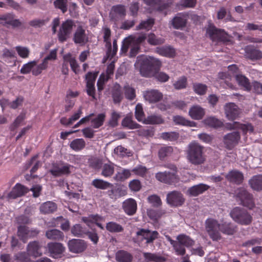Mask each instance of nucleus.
<instances>
[{
    "mask_svg": "<svg viewBox=\"0 0 262 262\" xmlns=\"http://www.w3.org/2000/svg\"><path fill=\"white\" fill-rule=\"evenodd\" d=\"M37 233L38 231L30 230L28 227L25 226H20L18 227L17 235L24 243H26L29 237Z\"/></svg>",
    "mask_w": 262,
    "mask_h": 262,
    "instance_id": "nucleus-21",
    "label": "nucleus"
},
{
    "mask_svg": "<svg viewBox=\"0 0 262 262\" xmlns=\"http://www.w3.org/2000/svg\"><path fill=\"white\" fill-rule=\"evenodd\" d=\"M227 180L236 184H241L244 179V176L242 172L237 170H231L226 176Z\"/></svg>",
    "mask_w": 262,
    "mask_h": 262,
    "instance_id": "nucleus-33",
    "label": "nucleus"
},
{
    "mask_svg": "<svg viewBox=\"0 0 262 262\" xmlns=\"http://www.w3.org/2000/svg\"><path fill=\"white\" fill-rule=\"evenodd\" d=\"M140 72L144 77L155 76L159 81L166 82L168 80V75L157 70L161 66V61L152 56L143 57L141 58Z\"/></svg>",
    "mask_w": 262,
    "mask_h": 262,
    "instance_id": "nucleus-1",
    "label": "nucleus"
},
{
    "mask_svg": "<svg viewBox=\"0 0 262 262\" xmlns=\"http://www.w3.org/2000/svg\"><path fill=\"white\" fill-rule=\"evenodd\" d=\"M129 48H130V56L134 57L135 56L140 49V46L139 45L136 43H129L126 40V38H125L122 41V45L121 48V53L122 54H125Z\"/></svg>",
    "mask_w": 262,
    "mask_h": 262,
    "instance_id": "nucleus-24",
    "label": "nucleus"
},
{
    "mask_svg": "<svg viewBox=\"0 0 262 262\" xmlns=\"http://www.w3.org/2000/svg\"><path fill=\"white\" fill-rule=\"evenodd\" d=\"M206 35L213 41L217 42L226 43L230 41L228 35L224 30L217 29L211 24H209L206 29Z\"/></svg>",
    "mask_w": 262,
    "mask_h": 262,
    "instance_id": "nucleus-4",
    "label": "nucleus"
},
{
    "mask_svg": "<svg viewBox=\"0 0 262 262\" xmlns=\"http://www.w3.org/2000/svg\"><path fill=\"white\" fill-rule=\"evenodd\" d=\"M92 184L96 188L103 190L106 189L107 188H110V186L112 185V183L103 180L98 179H94L92 181Z\"/></svg>",
    "mask_w": 262,
    "mask_h": 262,
    "instance_id": "nucleus-50",
    "label": "nucleus"
},
{
    "mask_svg": "<svg viewBox=\"0 0 262 262\" xmlns=\"http://www.w3.org/2000/svg\"><path fill=\"white\" fill-rule=\"evenodd\" d=\"M246 56L252 60H257L262 58V52L256 49H246Z\"/></svg>",
    "mask_w": 262,
    "mask_h": 262,
    "instance_id": "nucleus-44",
    "label": "nucleus"
},
{
    "mask_svg": "<svg viewBox=\"0 0 262 262\" xmlns=\"http://www.w3.org/2000/svg\"><path fill=\"white\" fill-rule=\"evenodd\" d=\"M220 224L216 220L208 219L205 222V229L210 237L213 241H218L221 238Z\"/></svg>",
    "mask_w": 262,
    "mask_h": 262,
    "instance_id": "nucleus-5",
    "label": "nucleus"
},
{
    "mask_svg": "<svg viewBox=\"0 0 262 262\" xmlns=\"http://www.w3.org/2000/svg\"><path fill=\"white\" fill-rule=\"evenodd\" d=\"M147 37L145 34H141L138 36L136 35H130L125 38L126 40H127L129 43H136L139 45L141 43L143 42Z\"/></svg>",
    "mask_w": 262,
    "mask_h": 262,
    "instance_id": "nucleus-46",
    "label": "nucleus"
},
{
    "mask_svg": "<svg viewBox=\"0 0 262 262\" xmlns=\"http://www.w3.org/2000/svg\"><path fill=\"white\" fill-rule=\"evenodd\" d=\"M46 237L51 240H62L64 237L63 233L57 229H51L46 231Z\"/></svg>",
    "mask_w": 262,
    "mask_h": 262,
    "instance_id": "nucleus-40",
    "label": "nucleus"
},
{
    "mask_svg": "<svg viewBox=\"0 0 262 262\" xmlns=\"http://www.w3.org/2000/svg\"><path fill=\"white\" fill-rule=\"evenodd\" d=\"M227 127L229 129H240L244 136L252 133L254 130L253 127L250 123L241 124L237 122L228 124Z\"/></svg>",
    "mask_w": 262,
    "mask_h": 262,
    "instance_id": "nucleus-20",
    "label": "nucleus"
},
{
    "mask_svg": "<svg viewBox=\"0 0 262 262\" xmlns=\"http://www.w3.org/2000/svg\"><path fill=\"white\" fill-rule=\"evenodd\" d=\"M0 19L5 21L4 23L3 21L0 23L1 24H3L4 25L5 24H8L13 26H18L20 25V22L19 20L17 19L13 20L12 17L10 14L3 15L0 17Z\"/></svg>",
    "mask_w": 262,
    "mask_h": 262,
    "instance_id": "nucleus-60",
    "label": "nucleus"
},
{
    "mask_svg": "<svg viewBox=\"0 0 262 262\" xmlns=\"http://www.w3.org/2000/svg\"><path fill=\"white\" fill-rule=\"evenodd\" d=\"M249 184L253 190L256 191L262 190V175L257 174L253 176L249 180Z\"/></svg>",
    "mask_w": 262,
    "mask_h": 262,
    "instance_id": "nucleus-31",
    "label": "nucleus"
},
{
    "mask_svg": "<svg viewBox=\"0 0 262 262\" xmlns=\"http://www.w3.org/2000/svg\"><path fill=\"white\" fill-rule=\"evenodd\" d=\"M155 52L159 55L166 57H173L175 56V50L169 46L157 47Z\"/></svg>",
    "mask_w": 262,
    "mask_h": 262,
    "instance_id": "nucleus-29",
    "label": "nucleus"
},
{
    "mask_svg": "<svg viewBox=\"0 0 262 262\" xmlns=\"http://www.w3.org/2000/svg\"><path fill=\"white\" fill-rule=\"evenodd\" d=\"M124 211L128 215H133L136 212L137 204L136 201L132 198L125 200L122 203Z\"/></svg>",
    "mask_w": 262,
    "mask_h": 262,
    "instance_id": "nucleus-22",
    "label": "nucleus"
},
{
    "mask_svg": "<svg viewBox=\"0 0 262 262\" xmlns=\"http://www.w3.org/2000/svg\"><path fill=\"white\" fill-rule=\"evenodd\" d=\"M144 99L149 103H156L163 98V94L157 90H148L143 92Z\"/></svg>",
    "mask_w": 262,
    "mask_h": 262,
    "instance_id": "nucleus-15",
    "label": "nucleus"
},
{
    "mask_svg": "<svg viewBox=\"0 0 262 262\" xmlns=\"http://www.w3.org/2000/svg\"><path fill=\"white\" fill-rule=\"evenodd\" d=\"M147 168L143 165H139L134 168L131 172H133L135 174L140 177H144L147 172Z\"/></svg>",
    "mask_w": 262,
    "mask_h": 262,
    "instance_id": "nucleus-64",
    "label": "nucleus"
},
{
    "mask_svg": "<svg viewBox=\"0 0 262 262\" xmlns=\"http://www.w3.org/2000/svg\"><path fill=\"white\" fill-rule=\"evenodd\" d=\"M106 229L111 232H120L123 230V228L121 225L114 222L107 223Z\"/></svg>",
    "mask_w": 262,
    "mask_h": 262,
    "instance_id": "nucleus-56",
    "label": "nucleus"
},
{
    "mask_svg": "<svg viewBox=\"0 0 262 262\" xmlns=\"http://www.w3.org/2000/svg\"><path fill=\"white\" fill-rule=\"evenodd\" d=\"M73 40L75 43L80 46H84L88 42L89 36L83 26L79 25L77 27L74 33Z\"/></svg>",
    "mask_w": 262,
    "mask_h": 262,
    "instance_id": "nucleus-8",
    "label": "nucleus"
},
{
    "mask_svg": "<svg viewBox=\"0 0 262 262\" xmlns=\"http://www.w3.org/2000/svg\"><path fill=\"white\" fill-rule=\"evenodd\" d=\"M41 248V246L38 242H30L27 248L28 254L34 257H39L42 255Z\"/></svg>",
    "mask_w": 262,
    "mask_h": 262,
    "instance_id": "nucleus-25",
    "label": "nucleus"
},
{
    "mask_svg": "<svg viewBox=\"0 0 262 262\" xmlns=\"http://www.w3.org/2000/svg\"><path fill=\"white\" fill-rule=\"evenodd\" d=\"M39 209L43 214L51 213L56 210L57 205L53 202L47 201L40 205Z\"/></svg>",
    "mask_w": 262,
    "mask_h": 262,
    "instance_id": "nucleus-37",
    "label": "nucleus"
},
{
    "mask_svg": "<svg viewBox=\"0 0 262 262\" xmlns=\"http://www.w3.org/2000/svg\"><path fill=\"white\" fill-rule=\"evenodd\" d=\"M143 256L146 262H165L166 261L164 257L156 253L144 252Z\"/></svg>",
    "mask_w": 262,
    "mask_h": 262,
    "instance_id": "nucleus-38",
    "label": "nucleus"
},
{
    "mask_svg": "<svg viewBox=\"0 0 262 262\" xmlns=\"http://www.w3.org/2000/svg\"><path fill=\"white\" fill-rule=\"evenodd\" d=\"M18 55L23 59L28 58L30 54V49L25 46H17L14 48Z\"/></svg>",
    "mask_w": 262,
    "mask_h": 262,
    "instance_id": "nucleus-49",
    "label": "nucleus"
},
{
    "mask_svg": "<svg viewBox=\"0 0 262 262\" xmlns=\"http://www.w3.org/2000/svg\"><path fill=\"white\" fill-rule=\"evenodd\" d=\"M205 112L203 108L198 105H193L189 111V116L194 120H200L205 115Z\"/></svg>",
    "mask_w": 262,
    "mask_h": 262,
    "instance_id": "nucleus-28",
    "label": "nucleus"
},
{
    "mask_svg": "<svg viewBox=\"0 0 262 262\" xmlns=\"http://www.w3.org/2000/svg\"><path fill=\"white\" fill-rule=\"evenodd\" d=\"M82 220L89 227H92L93 224H95L101 229H104V227L101 222L104 221V218L99 215H90L87 217H83Z\"/></svg>",
    "mask_w": 262,
    "mask_h": 262,
    "instance_id": "nucleus-23",
    "label": "nucleus"
},
{
    "mask_svg": "<svg viewBox=\"0 0 262 262\" xmlns=\"http://www.w3.org/2000/svg\"><path fill=\"white\" fill-rule=\"evenodd\" d=\"M156 178L159 181L167 184H171L177 180L175 173L169 171L159 172L156 173Z\"/></svg>",
    "mask_w": 262,
    "mask_h": 262,
    "instance_id": "nucleus-18",
    "label": "nucleus"
},
{
    "mask_svg": "<svg viewBox=\"0 0 262 262\" xmlns=\"http://www.w3.org/2000/svg\"><path fill=\"white\" fill-rule=\"evenodd\" d=\"M135 117L138 121L140 122H144V120L145 119L143 107L142 104L140 103L137 104L136 106Z\"/></svg>",
    "mask_w": 262,
    "mask_h": 262,
    "instance_id": "nucleus-61",
    "label": "nucleus"
},
{
    "mask_svg": "<svg viewBox=\"0 0 262 262\" xmlns=\"http://www.w3.org/2000/svg\"><path fill=\"white\" fill-rule=\"evenodd\" d=\"M193 89L197 94L203 95L207 91V86L204 84L195 83L193 85Z\"/></svg>",
    "mask_w": 262,
    "mask_h": 262,
    "instance_id": "nucleus-62",
    "label": "nucleus"
},
{
    "mask_svg": "<svg viewBox=\"0 0 262 262\" xmlns=\"http://www.w3.org/2000/svg\"><path fill=\"white\" fill-rule=\"evenodd\" d=\"M132 175L131 170L119 167L113 179L117 182H123L130 177Z\"/></svg>",
    "mask_w": 262,
    "mask_h": 262,
    "instance_id": "nucleus-27",
    "label": "nucleus"
},
{
    "mask_svg": "<svg viewBox=\"0 0 262 262\" xmlns=\"http://www.w3.org/2000/svg\"><path fill=\"white\" fill-rule=\"evenodd\" d=\"M220 230L225 234L232 235L236 232L237 226L231 223L224 222L220 224Z\"/></svg>",
    "mask_w": 262,
    "mask_h": 262,
    "instance_id": "nucleus-34",
    "label": "nucleus"
},
{
    "mask_svg": "<svg viewBox=\"0 0 262 262\" xmlns=\"http://www.w3.org/2000/svg\"><path fill=\"white\" fill-rule=\"evenodd\" d=\"M114 154L120 158L131 156L130 152L127 148L121 145L118 146L114 148Z\"/></svg>",
    "mask_w": 262,
    "mask_h": 262,
    "instance_id": "nucleus-53",
    "label": "nucleus"
},
{
    "mask_svg": "<svg viewBox=\"0 0 262 262\" xmlns=\"http://www.w3.org/2000/svg\"><path fill=\"white\" fill-rule=\"evenodd\" d=\"M123 126L129 129H135L139 127L140 125L134 122L129 117L125 118L122 122Z\"/></svg>",
    "mask_w": 262,
    "mask_h": 262,
    "instance_id": "nucleus-63",
    "label": "nucleus"
},
{
    "mask_svg": "<svg viewBox=\"0 0 262 262\" xmlns=\"http://www.w3.org/2000/svg\"><path fill=\"white\" fill-rule=\"evenodd\" d=\"M209 188L208 185L201 183L189 188L188 192L192 196H197L208 190Z\"/></svg>",
    "mask_w": 262,
    "mask_h": 262,
    "instance_id": "nucleus-35",
    "label": "nucleus"
},
{
    "mask_svg": "<svg viewBox=\"0 0 262 262\" xmlns=\"http://www.w3.org/2000/svg\"><path fill=\"white\" fill-rule=\"evenodd\" d=\"M187 23V16L182 13L178 14L171 20L173 27L176 29H182Z\"/></svg>",
    "mask_w": 262,
    "mask_h": 262,
    "instance_id": "nucleus-26",
    "label": "nucleus"
},
{
    "mask_svg": "<svg viewBox=\"0 0 262 262\" xmlns=\"http://www.w3.org/2000/svg\"><path fill=\"white\" fill-rule=\"evenodd\" d=\"M97 76V73L92 72L88 73L86 75V92L88 95L92 97L93 99H95V82Z\"/></svg>",
    "mask_w": 262,
    "mask_h": 262,
    "instance_id": "nucleus-13",
    "label": "nucleus"
},
{
    "mask_svg": "<svg viewBox=\"0 0 262 262\" xmlns=\"http://www.w3.org/2000/svg\"><path fill=\"white\" fill-rule=\"evenodd\" d=\"M139 238L141 237L142 239L146 240V243H152L158 237L159 233L156 231H151L148 229H140L136 233Z\"/></svg>",
    "mask_w": 262,
    "mask_h": 262,
    "instance_id": "nucleus-12",
    "label": "nucleus"
},
{
    "mask_svg": "<svg viewBox=\"0 0 262 262\" xmlns=\"http://www.w3.org/2000/svg\"><path fill=\"white\" fill-rule=\"evenodd\" d=\"M74 26V22L70 19L62 23L58 33V39L60 42L65 41L69 37Z\"/></svg>",
    "mask_w": 262,
    "mask_h": 262,
    "instance_id": "nucleus-7",
    "label": "nucleus"
},
{
    "mask_svg": "<svg viewBox=\"0 0 262 262\" xmlns=\"http://www.w3.org/2000/svg\"><path fill=\"white\" fill-rule=\"evenodd\" d=\"M154 24V19L148 18L146 20L142 21L138 26L136 27V30L144 29L149 30L151 29Z\"/></svg>",
    "mask_w": 262,
    "mask_h": 262,
    "instance_id": "nucleus-57",
    "label": "nucleus"
},
{
    "mask_svg": "<svg viewBox=\"0 0 262 262\" xmlns=\"http://www.w3.org/2000/svg\"><path fill=\"white\" fill-rule=\"evenodd\" d=\"M72 233L75 236L82 237L86 234L88 231L79 224H76L71 229Z\"/></svg>",
    "mask_w": 262,
    "mask_h": 262,
    "instance_id": "nucleus-52",
    "label": "nucleus"
},
{
    "mask_svg": "<svg viewBox=\"0 0 262 262\" xmlns=\"http://www.w3.org/2000/svg\"><path fill=\"white\" fill-rule=\"evenodd\" d=\"M164 122V120L161 115L154 114L145 118L143 123L146 124H160Z\"/></svg>",
    "mask_w": 262,
    "mask_h": 262,
    "instance_id": "nucleus-41",
    "label": "nucleus"
},
{
    "mask_svg": "<svg viewBox=\"0 0 262 262\" xmlns=\"http://www.w3.org/2000/svg\"><path fill=\"white\" fill-rule=\"evenodd\" d=\"M166 201L171 206L177 207L181 206L184 203L185 199L180 192L172 191L167 193Z\"/></svg>",
    "mask_w": 262,
    "mask_h": 262,
    "instance_id": "nucleus-9",
    "label": "nucleus"
},
{
    "mask_svg": "<svg viewBox=\"0 0 262 262\" xmlns=\"http://www.w3.org/2000/svg\"><path fill=\"white\" fill-rule=\"evenodd\" d=\"M147 40L148 43L153 46L163 44L165 41L163 38L157 37L152 33H150L148 35Z\"/></svg>",
    "mask_w": 262,
    "mask_h": 262,
    "instance_id": "nucleus-48",
    "label": "nucleus"
},
{
    "mask_svg": "<svg viewBox=\"0 0 262 262\" xmlns=\"http://www.w3.org/2000/svg\"><path fill=\"white\" fill-rule=\"evenodd\" d=\"M29 189L25 186L17 183L13 187L12 190L8 194L7 198L8 200L15 199L18 197L24 195L28 192Z\"/></svg>",
    "mask_w": 262,
    "mask_h": 262,
    "instance_id": "nucleus-14",
    "label": "nucleus"
},
{
    "mask_svg": "<svg viewBox=\"0 0 262 262\" xmlns=\"http://www.w3.org/2000/svg\"><path fill=\"white\" fill-rule=\"evenodd\" d=\"M225 112L226 117L230 120L237 118L240 113L238 107L233 103H228L225 105Z\"/></svg>",
    "mask_w": 262,
    "mask_h": 262,
    "instance_id": "nucleus-19",
    "label": "nucleus"
},
{
    "mask_svg": "<svg viewBox=\"0 0 262 262\" xmlns=\"http://www.w3.org/2000/svg\"><path fill=\"white\" fill-rule=\"evenodd\" d=\"M186 158L189 162L195 165L204 163L206 160L203 147L195 142H191L186 150Z\"/></svg>",
    "mask_w": 262,
    "mask_h": 262,
    "instance_id": "nucleus-2",
    "label": "nucleus"
},
{
    "mask_svg": "<svg viewBox=\"0 0 262 262\" xmlns=\"http://www.w3.org/2000/svg\"><path fill=\"white\" fill-rule=\"evenodd\" d=\"M49 62H46V61L43 60L42 63L39 64L37 63L33 66L32 74L35 76L39 75L43 70H46L48 66Z\"/></svg>",
    "mask_w": 262,
    "mask_h": 262,
    "instance_id": "nucleus-59",
    "label": "nucleus"
},
{
    "mask_svg": "<svg viewBox=\"0 0 262 262\" xmlns=\"http://www.w3.org/2000/svg\"><path fill=\"white\" fill-rule=\"evenodd\" d=\"M89 116H91V125L94 128H98L101 126L105 120V115L103 113L99 114L97 116H95L94 114H91Z\"/></svg>",
    "mask_w": 262,
    "mask_h": 262,
    "instance_id": "nucleus-32",
    "label": "nucleus"
},
{
    "mask_svg": "<svg viewBox=\"0 0 262 262\" xmlns=\"http://www.w3.org/2000/svg\"><path fill=\"white\" fill-rule=\"evenodd\" d=\"M69 251L74 253H80L84 251L87 245L86 243L82 239H72L68 243Z\"/></svg>",
    "mask_w": 262,
    "mask_h": 262,
    "instance_id": "nucleus-10",
    "label": "nucleus"
},
{
    "mask_svg": "<svg viewBox=\"0 0 262 262\" xmlns=\"http://www.w3.org/2000/svg\"><path fill=\"white\" fill-rule=\"evenodd\" d=\"M112 96L115 103H119L122 99L121 86L118 84H115L113 87Z\"/></svg>",
    "mask_w": 262,
    "mask_h": 262,
    "instance_id": "nucleus-51",
    "label": "nucleus"
},
{
    "mask_svg": "<svg viewBox=\"0 0 262 262\" xmlns=\"http://www.w3.org/2000/svg\"><path fill=\"white\" fill-rule=\"evenodd\" d=\"M205 124L214 128L221 127L223 125V122L214 117H209L204 120Z\"/></svg>",
    "mask_w": 262,
    "mask_h": 262,
    "instance_id": "nucleus-47",
    "label": "nucleus"
},
{
    "mask_svg": "<svg viewBox=\"0 0 262 262\" xmlns=\"http://www.w3.org/2000/svg\"><path fill=\"white\" fill-rule=\"evenodd\" d=\"M125 14V9L122 5H117L114 6L110 12V16L111 18L114 20H117L120 17L124 16Z\"/></svg>",
    "mask_w": 262,
    "mask_h": 262,
    "instance_id": "nucleus-30",
    "label": "nucleus"
},
{
    "mask_svg": "<svg viewBox=\"0 0 262 262\" xmlns=\"http://www.w3.org/2000/svg\"><path fill=\"white\" fill-rule=\"evenodd\" d=\"M49 62H46V61L43 60L42 63L39 64L37 63L33 66L32 74L35 76L39 75L43 70H46L48 66Z\"/></svg>",
    "mask_w": 262,
    "mask_h": 262,
    "instance_id": "nucleus-58",
    "label": "nucleus"
},
{
    "mask_svg": "<svg viewBox=\"0 0 262 262\" xmlns=\"http://www.w3.org/2000/svg\"><path fill=\"white\" fill-rule=\"evenodd\" d=\"M133 259L132 255L124 250H120L116 254V259L118 262H132Z\"/></svg>",
    "mask_w": 262,
    "mask_h": 262,
    "instance_id": "nucleus-39",
    "label": "nucleus"
},
{
    "mask_svg": "<svg viewBox=\"0 0 262 262\" xmlns=\"http://www.w3.org/2000/svg\"><path fill=\"white\" fill-rule=\"evenodd\" d=\"M116 166L111 162L103 164L101 167V175L105 178L111 177L115 172Z\"/></svg>",
    "mask_w": 262,
    "mask_h": 262,
    "instance_id": "nucleus-36",
    "label": "nucleus"
},
{
    "mask_svg": "<svg viewBox=\"0 0 262 262\" xmlns=\"http://www.w3.org/2000/svg\"><path fill=\"white\" fill-rule=\"evenodd\" d=\"M173 120L174 122V123L177 124L189 126H195V123L194 122L188 120L184 118V117L180 116H174Z\"/></svg>",
    "mask_w": 262,
    "mask_h": 262,
    "instance_id": "nucleus-54",
    "label": "nucleus"
},
{
    "mask_svg": "<svg viewBox=\"0 0 262 262\" xmlns=\"http://www.w3.org/2000/svg\"><path fill=\"white\" fill-rule=\"evenodd\" d=\"M236 81L238 84L243 87L245 90L249 91L251 89V86L248 79L242 74H237L235 76Z\"/></svg>",
    "mask_w": 262,
    "mask_h": 262,
    "instance_id": "nucleus-42",
    "label": "nucleus"
},
{
    "mask_svg": "<svg viewBox=\"0 0 262 262\" xmlns=\"http://www.w3.org/2000/svg\"><path fill=\"white\" fill-rule=\"evenodd\" d=\"M179 134L176 132H164L160 135V138L163 140L174 141L179 138Z\"/></svg>",
    "mask_w": 262,
    "mask_h": 262,
    "instance_id": "nucleus-55",
    "label": "nucleus"
},
{
    "mask_svg": "<svg viewBox=\"0 0 262 262\" xmlns=\"http://www.w3.org/2000/svg\"><path fill=\"white\" fill-rule=\"evenodd\" d=\"M232 220L237 223L242 225H248L252 221V217L245 209L241 207L234 208L230 212Z\"/></svg>",
    "mask_w": 262,
    "mask_h": 262,
    "instance_id": "nucleus-3",
    "label": "nucleus"
},
{
    "mask_svg": "<svg viewBox=\"0 0 262 262\" xmlns=\"http://www.w3.org/2000/svg\"><path fill=\"white\" fill-rule=\"evenodd\" d=\"M240 138V134L238 132H233L224 136V143L227 148H232L238 143Z\"/></svg>",
    "mask_w": 262,
    "mask_h": 262,
    "instance_id": "nucleus-17",
    "label": "nucleus"
},
{
    "mask_svg": "<svg viewBox=\"0 0 262 262\" xmlns=\"http://www.w3.org/2000/svg\"><path fill=\"white\" fill-rule=\"evenodd\" d=\"M85 146V142L82 138L73 140L70 144V147L75 151H79L83 149Z\"/></svg>",
    "mask_w": 262,
    "mask_h": 262,
    "instance_id": "nucleus-43",
    "label": "nucleus"
},
{
    "mask_svg": "<svg viewBox=\"0 0 262 262\" xmlns=\"http://www.w3.org/2000/svg\"><path fill=\"white\" fill-rule=\"evenodd\" d=\"M47 247L50 256L55 258L60 257L65 250L63 245L59 243H49Z\"/></svg>",
    "mask_w": 262,
    "mask_h": 262,
    "instance_id": "nucleus-16",
    "label": "nucleus"
},
{
    "mask_svg": "<svg viewBox=\"0 0 262 262\" xmlns=\"http://www.w3.org/2000/svg\"><path fill=\"white\" fill-rule=\"evenodd\" d=\"M110 188L111 189L107 191V193L112 199L117 200L127 194L126 188L123 186H114L112 184V186H110Z\"/></svg>",
    "mask_w": 262,
    "mask_h": 262,
    "instance_id": "nucleus-11",
    "label": "nucleus"
},
{
    "mask_svg": "<svg viewBox=\"0 0 262 262\" xmlns=\"http://www.w3.org/2000/svg\"><path fill=\"white\" fill-rule=\"evenodd\" d=\"M237 199L241 201V204L243 206L252 209L254 208L255 204L253 195L249 193L244 188H238L235 192Z\"/></svg>",
    "mask_w": 262,
    "mask_h": 262,
    "instance_id": "nucleus-6",
    "label": "nucleus"
},
{
    "mask_svg": "<svg viewBox=\"0 0 262 262\" xmlns=\"http://www.w3.org/2000/svg\"><path fill=\"white\" fill-rule=\"evenodd\" d=\"M177 240L183 244L185 247H189L194 244V241L189 236L185 234H180L177 236Z\"/></svg>",
    "mask_w": 262,
    "mask_h": 262,
    "instance_id": "nucleus-45",
    "label": "nucleus"
}]
</instances>
